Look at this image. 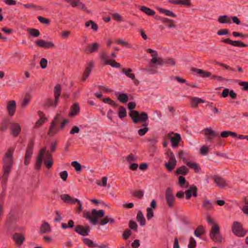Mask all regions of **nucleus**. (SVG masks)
<instances>
[{"mask_svg":"<svg viewBox=\"0 0 248 248\" xmlns=\"http://www.w3.org/2000/svg\"><path fill=\"white\" fill-rule=\"evenodd\" d=\"M35 43L39 47L46 49L54 47V45L52 42H46L43 40H38Z\"/></svg>","mask_w":248,"mask_h":248,"instance_id":"ddd939ff","label":"nucleus"},{"mask_svg":"<svg viewBox=\"0 0 248 248\" xmlns=\"http://www.w3.org/2000/svg\"><path fill=\"white\" fill-rule=\"evenodd\" d=\"M10 129L11 134L14 137H16L18 136L20 133L21 128L19 124L15 123L11 124Z\"/></svg>","mask_w":248,"mask_h":248,"instance_id":"4468645a","label":"nucleus"},{"mask_svg":"<svg viewBox=\"0 0 248 248\" xmlns=\"http://www.w3.org/2000/svg\"><path fill=\"white\" fill-rule=\"evenodd\" d=\"M185 194L186 199H189L192 196L196 197L197 196V188L195 186H191L185 192Z\"/></svg>","mask_w":248,"mask_h":248,"instance_id":"f3484780","label":"nucleus"},{"mask_svg":"<svg viewBox=\"0 0 248 248\" xmlns=\"http://www.w3.org/2000/svg\"><path fill=\"white\" fill-rule=\"evenodd\" d=\"M129 227L130 229L137 231V224L136 222L133 220H130L129 223Z\"/></svg>","mask_w":248,"mask_h":248,"instance_id":"338daca9","label":"nucleus"},{"mask_svg":"<svg viewBox=\"0 0 248 248\" xmlns=\"http://www.w3.org/2000/svg\"><path fill=\"white\" fill-rule=\"evenodd\" d=\"M154 216V212L153 209L150 207L147 208V218L148 220H150Z\"/></svg>","mask_w":248,"mask_h":248,"instance_id":"4d7b16f0","label":"nucleus"},{"mask_svg":"<svg viewBox=\"0 0 248 248\" xmlns=\"http://www.w3.org/2000/svg\"><path fill=\"white\" fill-rule=\"evenodd\" d=\"M57 104L55 105V99L54 101L52 99H49L46 103L45 106L47 108L53 107L55 108L57 106Z\"/></svg>","mask_w":248,"mask_h":248,"instance_id":"864d4df0","label":"nucleus"},{"mask_svg":"<svg viewBox=\"0 0 248 248\" xmlns=\"http://www.w3.org/2000/svg\"><path fill=\"white\" fill-rule=\"evenodd\" d=\"M132 232L131 231L128 229H126L124 232L122 237L123 239L127 240L129 238Z\"/></svg>","mask_w":248,"mask_h":248,"instance_id":"bf43d9fd","label":"nucleus"},{"mask_svg":"<svg viewBox=\"0 0 248 248\" xmlns=\"http://www.w3.org/2000/svg\"><path fill=\"white\" fill-rule=\"evenodd\" d=\"M16 109V103L15 100H10L7 103V109L9 114L12 116L14 115Z\"/></svg>","mask_w":248,"mask_h":248,"instance_id":"dca6fc26","label":"nucleus"},{"mask_svg":"<svg viewBox=\"0 0 248 248\" xmlns=\"http://www.w3.org/2000/svg\"><path fill=\"white\" fill-rule=\"evenodd\" d=\"M160 13H164L166 16L175 17L176 15L174 14L172 11L162 8H158Z\"/></svg>","mask_w":248,"mask_h":248,"instance_id":"ea45409f","label":"nucleus"},{"mask_svg":"<svg viewBox=\"0 0 248 248\" xmlns=\"http://www.w3.org/2000/svg\"><path fill=\"white\" fill-rule=\"evenodd\" d=\"M108 56L106 55H103L102 56V58L104 61V64L105 65H109L112 67L120 68L121 64L117 62L115 60H110L108 59Z\"/></svg>","mask_w":248,"mask_h":248,"instance_id":"9d476101","label":"nucleus"},{"mask_svg":"<svg viewBox=\"0 0 248 248\" xmlns=\"http://www.w3.org/2000/svg\"><path fill=\"white\" fill-rule=\"evenodd\" d=\"M40 66L42 68L45 69L47 67V61L45 58H42L40 60Z\"/></svg>","mask_w":248,"mask_h":248,"instance_id":"69168bd1","label":"nucleus"},{"mask_svg":"<svg viewBox=\"0 0 248 248\" xmlns=\"http://www.w3.org/2000/svg\"><path fill=\"white\" fill-rule=\"evenodd\" d=\"M33 142L31 141L28 145L25 155L24 164L25 166H28L30 162L31 158L33 153Z\"/></svg>","mask_w":248,"mask_h":248,"instance_id":"6e6552de","label":"nucleus"},{"mask_svg":"<svg viewBox=\"0 0 248 248\" xmlns=\"http://www.w3.org/2000/svg\"><path fill=\"white\" fill-rule=\"evenodd\" d=\"M214 202L205 199L202 204V207L205 210H210L214 208Z\"/></svg>","mask_w":248,"mask_h":248,"instance_id":"393cba45","label":"nucleus"},{"mask_svg":"<svg viewBox=\"0 0 248 248\" xmlns=\"http://www.w3.org/2000/svg\"><path fill=\"white\" fill-rule=\"evenodd\" d=\"M148 125V124L146 123H145L142 124V126H144V127L143 128H140L138 130V134L140 136H144L148 131L149 128L147 127Z\"/></svg>","mask_w":248,"mask_h":248,"instance_id":"c03bdc74","label":"nucleus"},{"mask_svg":"<svg viewBox=\"0 0 248 248\" xmlns=\"http://www.w3.org/2000/svg\"><path fill=\"white\" fill-rule=\"evenodd\" d=\"M167 155L169 159L168 162H165L164 165L168 171H171L175 168L177 161L173 153L171 151H168L167 152Z\"/></svg>","mask_w":248,"mask_h":248,"instance_id":"39448f33","label":"nucleus"},{"mask_svg":"<svg viewBox=\"0 0 248 248\" xmlns=\"http://www.w3.org/2000/svg\"><path fill=\"white\" fill-rule=\"evenodd\" d=\"M103 101L105 103H108L109 105L113 106V107H117L118 105L116 104V102L111 100L109 97H106L103 99Z\"/></svg>","mask_w":248,"mask_h":248,"instance_id":"5fc2aeb1","label":"nucleus"},{"mask_svg":"<svg viewBox=\"0 0 248 248\" xmlns=\"http://www.w3.org/2000/svg\"><path fill=\"white\" fill-rule=\"evenodd\" d=\"M91 215V213L88 211L84 210L83 212V217L86 219H88L91 224L95 225L98 223V221L95 218H93V217H92Z\"/></svg>","mask_w":248,"mask_h":248,"instance_id":"4be33fe9","label":"nucleus"},{"mask_svg":"<svg viewBox=\"0 0 248 248\" xmlns=\"http://www.w3.org/2000/svg\"><path fill=\"white\" fill-rule=\"evenodd\" d=\"M214 183L219 188H224L227 186V183L226 180L218 175H215L213 177Z\"/></svg>","mask_w":248,"mask_h":248,"instance_id":"f8f14e48","label":"nucleus"},{"mask_svg":"<svg viewBox=\"0 0 248 248\" xmlns=\"http://www.w3.org/2000/svg\"><path fill=\"white\" fill-rule=\"evenodd\" d=\"M93 66H94V63L92 61L89 62L88 63V65L85 68V70L84 71V72L83 76H82V80L83 81L85 80L87 78L90 74L93 68Z\"/></svg>","mask_w":248,"mask_h":248,"instance_id":"6ab92c4d","label":"nucleus"},{"mask_svg":"<svg viewBox=\"0 0 248 248\" xmlns=\"http://www.w3.org/2000/svg\"><path fill=\"white\" fill-rule=\"evenodd\" d=\"M140 10L148 16H153L155 15V11L147 7L141 6Z\"/></svg>","mask_w":248,"mask_h":248,"instance_id":"4c0bfd02","label":"nucleus"},{"mask_svg":"<svg viewBox=\"0 0 248 248\" xmlns=\"http://www.w3.org/2000/svg\"><path fill=\"white\" fill-rule=\"evenodd\" d=\"M75 231L80 235L85 236L89 235L90 229L89 226H83L78 225L76 226Z\"/></svg>","mask_w":248,"mask_h":248,"instance_id":"1a4fd4ad","label":"nucleus"},{"mask_svg":"<svg viewBox=\"0 0 248 248\" xmlns=\"http://www.w3.org/2000/svg\"><path fill=\"white\" fill-rule=\"evenodd\" d=\"M206 220L208 223L212 226L211 232L210 233V237L216 243H220L222 241V236L219 232V228L216 224L213 218L210 216H207Z\"/></svg>","mask_w":248,"mask_h":248,"instance_id":"f03ea898","label":"nucleus"},{"mask_svg":"<svg viewBox=\"0 0 248 248\" xmlns=\"http://www.w3.org/2000/svg\"><path fill=\"white\" fill-rule=\"evenodd\" d=\"M132 71V69L130 68H128L127 69L125 68H123L122 69V72L125 74L127 77H129L132 79H135V75L134 74L130 73Z\"/></svg>","mask_w":248,"mask_h":248,"instance_id":"49530a36","label":"nucleus"},{"mask_svg":"<svg viewBox=\"0 0 248 248\" xmlns=\"http://www.w3.org/2000/svg\"><path fill=\"white\" fill-rule=\"evenodd\" d=\"M13 239L16 244L19 246L21 245L24 240V236L22 234L16 233L13 236Z\"/></svg>","mask_w":248,"mask_h":248,"instance_id":"2f4dec72","label":"nucleus"},{"mask_svg":"<svg viewBox=\"0 0 248 248\" xmlns=\"http://www.w3.org/2000/svg\"><path fill=\"white\" fill-rule=\"evenodd\" d=\"M118 116L120 118L122 119L126 116V111L125 108L122 107H119V109L118 112Z\"/></svg>","mask_w":248,"mask_h":248,"instance_id":"de8ad7c7","label":"nucleus"},{"mask_svg":"<svg viewBox=\"0 0 248 248\" xmlns=\"http://www.w3.org/2000/svg\"><path fill=\"white\" fill-rule=\"evenodd\" d=\"M85 26L88 27L90 25L91 26V29L94 31H97L98 29V25L93 20H89L85 23Z\"/></svg>","mask_w":248,"mask_h":248,"instance_id":"a18cd8bd","label":"nucleus"},{"mask_svg":"<svg viewBox=\"0 0 248 248\" xmlns=\"http://www.w3.org/2000/svg\"><path fill=\"white\" fill-rule=\"evenodd\" d=\"M99 48L98 44L95 43L93 44H89L88 45L87 48L86 49V51L87 52L93 53V52L96 51Z\"/></svg>","mask_w":248,"mask_h":248,"instance_id":"c756f323","label":"nucleus"},{"mask_svg":"<svg viewBox=\"0 0 248 248\" xmlns=\"http://www.w3.org/2000/svg\"><path fill=\"white\" fill-rule=\"evenodd\" d=\"M82 240L83 243L89 248L96 247L97 246V244L94 243L92 240L88 238H83Z\"/></svg>","mask_w":248,"mask_h":248,"instance_id":"a19ab883","label":"nucleus"},{"mask_svg":"<svg viewBox=\"0 0 248 248\" xmlns=\"http://www.w3.org/2000/svg\"><path fill=\"white\" fill-rule=\"evenodd\" d=\"M239 85L243 87L242 90L244 91L248 90V82L241 81L239 83Z\"/></svg>","mask_w":248,"mask_h":248,"instance_id":"774afa93","label":"nucleus"},{"mask_svg":"<svg viewBox=\"0 0 248 248\" xmlns=\"http://www.w3.org/2000/svg\"><path fill=\"white\" fill-rule=\"evenodd\" d=\"M108 222L113 223L114 220L112 218H109L108 216H106L103 219L101 220L100 223L101 225H105Z\"/></svg>","mask_w":248,"mask_h":248,"instance_id":"09e8293b","label":"nucleus"},{"mask_svg":"<svg viewBox=\"0 0 248 248\" xmlns=\"http://www.w3.org/2000/svg\"><path fill=\"white\" fill-rule=\"evenodd\" d=\"M232 232L237 236L243 237L246 234L241 224L237 221L233 222L232 226Z\"/></svg>","mask_w":248,"mask_h":248,"instance_id":"423d86ee","label":"nucleus"},{"mask_svg":"<svg viewBox=\"0 0 248 248\" xmlns=\"http://www.w3.org/2000/svg\"><path fill=\"white\" fill-rule=\"evenodd\" d=\"M162 65L165 64L167 66H174L175 64V61L173 58H167L163 60L162 59Z\"/></svg>","mask_w":248,"mask_h":248,"instance_id":"f704fd0d","label":"nucleus"},{"mask_svg":"<svg viewBox=\"0 0 248 248\" xmlns=\"http://www.w3.org/2000/svg\"><path fill=\"white\" fill-rule=\"evenodd\" d=\"M186 165L190 168L194 170L196 172H199L200 170V168L198 164L195 162L187 161L185 162Z\"/></svg>","mask_w":248,"mask_h":248,"instance_id":"7c9ffc66","label":"nucleus"},{"mask_svg":"<svg viewBox=\"0 0 248 248\" xmlns=\"http://www.w3.org/2000/svg\"><path fill=\"white\" fill-rule=\"evenodd\" d=\"M205 136H211L212 137H219L217 133L211 127L206 128L203 130Z\"/></svg>","mask_w":248,"mask_h":248,"instance_id":"72a5a7b5","label":"nucleus"},{"mask_svg":"<svg viewBox=\"0 0 248 248\" xmlns=\"http://www.w3.org/2000/svg\"><path fill=\"white\" fill-rule=\"evenodd\" d=\"M60 176L63 181H65L68 177V173L66 170L62 171L60 173Z\"/></svg>","mask_w":248,"mask_h":248,"instance_id":"e2e57ef3","label":"nucleus"},{"mask_svg":"<svg viewBox=\"0 0 248 248\" xmlns=\"http://www.w3.org/2000/svg\"><path fill=\"white\" fill-rule=\"evenodd\" d=\"M231 16H228L227 15H223L219 16L218 18V21L220 23H231Z\"/></svg>","mask_w":248,"mask_h":248,"instance_id":"c9c22d12","label":"nucleus"},{"mask_svg":"<svg viewBox=\"0 0 248 248\" xmlns=\"http://www.w3.org/2000/svg\"><path fill=\"white\" fill-rule=\"evenodd\" d=\"M205 232L204 228L202 226H199L195 230L194 234V235L197 237H201V236L204 234Z\"/></svg>","mask_w":248,"mask_h":248,"instance_id":"e433bc0d","label":"nucleus"},{"mask_svg":"<svg viewBox=\"0 0 248 248\" xmlns=\"http://www.w3.org/2000/svg\"><path fill=\"white\" fill-rule=\"evenodd\" d=\"M129 116L134 124L145 122L148 119L147 113L144 111L139 113L138 111L133 110L129 113Z\"/></svg>","mask_w":248,"mask_h":248,"instance_id":"7ed1b4c3","label":"nucleus"},{"mask_svg":"<svg viewBox=\"0 0 248 248\" xmlns=\"http://www.w3.org/2000/svg\"><path fill=\"white\" fill-rule=\"evenodd\" d=\"M23 6L25 8L32 9L36 10H41L42 9L41 6L36 5L32 3L23 4Z\"/></svg>","mask_w":248,"mask_h":248,"instance_id":"79ce46f5","label":"nucleus"},{"mask_svg":"<svg viewBox=\"0 0 248 248\" xmlns=\"http://www.w3.org/2000/svg\"><path fill=\"white\" fill-rule=\"evenodd\" d=\"M189 171L188 169L185 166H182L176 170L177 174L186 175Z\"/></svg>","mask_w":248,"mask_h":248,"instance_id":"58836bf2","label":"nucleus"},{"mask_svg":"<svg viewBox=\"0 0 248 248\" xmlns=\"http://www.w3.org/2000/svg\"><path fill=\"white\" fill-rule=\"evenodd\" d=\"M157 19L161 21L163 23L166 24L167 26L169 28H175L176 26L174 23V21L168 18L159 17Z\"/></svg>","mask_w":248,"mask_h":248,"instance_id":"aec40b11","label":"nucleus"},{"mask_svg":"<svg viewBox=\"0 0 248 248\" xmlns=\"http://www.w3.org/2000/svg\"><path fill=\"white\" fill-rule=\"evenodd\" d=\"M44 164L47 168L49 169L52 167L53 162L52 159H46L45 160Z\"/></svg>","mask_w":248,"mask_h":248,"instance_id":"0e129e2a","label":"nucleus"},{"mask_svg":"<svg viewBox=\"0 0 248 248\" xmlns=\"http://www.w3.org/2000/svg\"><path fill=\"white\" fill-rule=\"evenodd\" d=\"M181 140V138L180 135L178 133H175L174 137L170 139V142L172 147L174 148L177 147L178 145Z\"/></svg>","mask_w":248,"mask_h":248,"instance_id":"5701e85b","label":"nucleus"},{"mask_svg":"<svg viewBox=\"0 0 248 248\" xmlns=\"http://www.w3.org/2000/svg\"><path fill=\"white\" fill-rule=\"evenodd\" d=\"M38 114L40 117V119L36 123L35 127H38L42 125L46 120V118L45 116V114L42 111H38Z\"/></svg>","mask_w":248,"mask_h":248,"instance_id":"bb28decb","label":"nucleus"},{"mask_svg":"<svg viewBox=\"0 0 248 248\" xmlns=\"http://www.w3.org/2000/svg\"><path fill=\"white\" fill-rule=\"evenodd\" d=\"M116 43H117V44L118 45H122L123 46H125V47H128V48H130L131 46H130V45L126 42L124 41L122 39H117L116 41H115Z\"/></svg>","mask_w":248,"mask_h":248,"instance_id":"13d9d810","label":"nucleus"},{"mask_svg":"<svg viewBox=\"0 0 248 248\" xmlns=\"http://www.w3.org/2000/svg\"><path fill=\"white\" fill-rule=\"evenodd\" d=\"M60 197L64 202L67 204L75 203L77 201H78V199H74L68 194L61 195Z\"/></svg>","mask_w":248,"mask_h":248,"instance_id":"a211bd4d","label":"nucleus"},{"mask_svg":"<svg viewBox=\"0 0 248 248\" xmlns=\"http://www.w3.org/2000/svg\"><path fill=\"white\" fill-rule=\"evenodd\" d=\"M196 246V242L195 239L191 237L189 239V244L188 245V248H195Z\"/></svg>","mask_w":248,"mask_h":248,"instance_id":"6e6d98bb","label":"nucleus"},{"mask_svg":"<svg viewBox=\"0 0 248 248\" xmlns=\"http://www.w3.org/2000/svg\"><path fill=\"white\" fill-rule=\"evenodd\" d=\"M62 87L61 85L57 84L54 88V97L55 98V104L58 103L59 98L61 95Z\"/></svg>","mask_w":248,"mask_h":248,"instance_id":"b1692460","label":"nucleus"},{"mask_svg":"<svg viewBox=\"0 0 248 248\" xmlns=\"http://www.w3.org/2000/svg\"><path fill=\"white\" fill-rule=\"evenodd\" d=\"M43 158L41 157L37 156L35 164V168L36 170H39L40 169L42 165Z\"/></svg>","mask_w":248,"mask_h":248,"instance_id":"8fccbe9b","label":"nucleus"},{"mask_svg":"<svg viewBox=\"0 0 248 248\" xmlns=\"http://www.w3.org/2000/svg\"><path fill=\"white\" fill-rule=\"evenodd\" d=\"M72 166L74 167L76 171H80L81 170V165L77 161H74L71 163Z\"/></svg>","mask_w":248,"mask_h":248,"instance_id":"680f3d73","label":"nucleus"},{"mask_svg":"<svg viewBox=\"0 0 248 248\" xmlns=\"http://www.w3.org/2000/svg\"><path fill=\"white\" fill-rule=\"evenodd\" d=\"M222 42L227 43L234 46L236 47H246L248 46V44L243 43L242 42L240 41H232L230 38H227L222 41Z\"/></svg>","mask_w":248,"mask_h":248,"instance_id":"9b49d317","label":"nucleus"},{"mask_svg":"<svg viewBox=\"0 0 248 248\" xmlns=\"http://www.w3.org/2000/svg\"><path fill=\"white\" fill-rule=\"evenodd\" d=\"M38 19L39 21L40 22L43 24H49L50 23V20L46 18L43 16H38Z\"/></svg>","mask_w":248,"mask_h":248,"instance_id":"052dcab7","label":"nucleus"},{"mask_svg":"<svg viewBox=\"0 0 248 248\" xmlns=\"http://www.w3.org/2000/svg\"><path fill=\"white\" fill-rule=\"evenodd\" d=\"M192 71L202 78L209 77L211 75L210 72L204 71L201 69L193 68Z\"/></svg>","mask_w":248,"mask_h":248,"instance_id":"cd10ccee","label":"nucleus"},{"mask_svg":"<svg viewBox=\"0 0 248 248\" xmlns=\"http://www.w3.org/2000/svg\"><path fill=\"white\" fill-rule=\"evenodd\" d=\"M118 99L122 103L127 102L128 98L126 93H118Z\"/></svg>","mask_w":248,"mask_h":248,"instance_id":"37998d69","label":"nucleus"},{"mask_svg":"<svg viewBox=\"0 0 248 248\" xmlns=\"http://www.w3.org/2000/svg\"><path fill=\"white\" fill-rule=\"evenodd\" d=\"M40 232L42 233H49L51 232V229L49 224L45 222L40 226Z\"/></svg>","mask_w":248,"mask_h":248,"instance_id":"c85d7f7f","label":"nucleus"},{"mask_svg":"<svg viewBox=\"0 0 248 248\" xmlns=\"http://www.w3.org/2000/svg\"><path fill=\"white\" fill-rule=\"evenodd\" d=\"M62 117L60 114H57L56 115L55 117L51 122L48 131V135L49 136L52 137L58 132L59 129L57 127V124H58L59 121L62 120Z\"/></svg>","mask_w":248,"mask_h":248,"instance_id":"20e7f679","label":"nucleus"},{"mask_svg":"<svg viewBox=\"0 0 248 248\" xmlns=\"http://www.w3.org/2000/svg\"><path fill=\"white\" fill-rule=\"evenodd\" d=\"M137 220L138 222H139L140 226H143L145 225L146 220L143 216L142 213L140 211H139L138 212V214L137 215Z\"/></svg>","mask_w":248,"mask_h":248,"instance_id":"473e14b6","label":"nucleus"},{"mask_svg":"<svg viewBox=\"0 0 248 248\" xmlns=\"http://www.w3.org/2000/svg\"><path fill=\"white\" fill-rule=\"evenodd\" d=\"M29 33L33 37H38L40 35L39 31L35 29H29L28 30Z\"/></svg>","mask_w":248,"mask_h":248,"instance_id":"603ef678","label":"nucleus"},{"mask_svg":"<svg viewBox=\"0 0 248 248\" xmlns=\"http://www.w3.org/2000/svg\"><path fill=\"white\" fill-rule=\"evenodd\" d=\"M14 149L10 148L8 152L4 155L3 159V174L2 178L5 181H7L9 177V174L13 167V155Z\"/></svg>","mask_w":248,"mask_h":248,"instance_id":"f257e3e1","label":"nucleus"},{"mask_svg":"<svg viewBox=\"0 0 248 248\" xmlns=\"http://www.w3.org/2000/svg\"><path fill=\"white\" fill-rule=\"evenodd\" d=\"M192 101H193V103L195 104V105H192V108H197L198 105L199 103H204V100H203L202 99L200 98H198V97H193L192 98Z\"/></svg>","mask_w":248,"mask_h":248,"instance_id":"3c124183","label":"nucleus"},{"mask_svg":"<svg viewBox=\"0 0 248 248\" xmlns=\"http://www.w3.org/2000/svg\"><path fill=\"white\" fill-rule=\"evenodd\" d=\"M79 112V105L77 103H75L73 105L71 111L69 113L70 117H74L77 115Z\"/></svg>","mask_w":248,"mask_h":248,"instance_id":"a878e982","label":"nucleus"},{"mask_svg":"<svg viewBox=\"0 0 248 248\" xmlns=\"http://www.w3.org/2000/svg\"><path fill=\"white\" fill-rule=\"evenodd\" d=\"M158 56V53L156 51L151 54L152 59L150 60L149 63V66L150 67H154L153 64L155 63H157L158 65H162V59H157Z\"/></svg>","mask_w":248,"mask_h":248,"instance_id":"2eb2a0df","label":"nucleus"},{"mask_svg":"<svg viewBox=\"0 0 248 248\" xmlns=\"http://www.w3.org/2000/svg\"><path fill=\"white\" fill-rule=\"evenodd\" d=\"M92 215L93 218H95L98 221V219L102 218L105 215V211L103 210H96L95 209H93L91 211Z\"/></svg>","mask_w":248,"mask_h":248,"instance_id":"412c9836","label":"nucleus"},{"mask_svg":"<svg viewBox=\"0 0 248 248\" xmlns=\"http://www.w3.org/2000/svg\"><path fill=\"white\" fill-rule=\"evenodd\" d=\"M165 198L168 206L172 208L174 206L175 197L170 187H168L166 190Z\"/></svg>","mask_w":248,"mask_h":248,"instance_id":"0eeeda50","label":"nucleus"}]
</instances>
